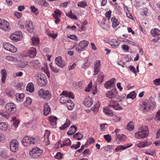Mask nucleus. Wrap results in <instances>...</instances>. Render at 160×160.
Here are the masks:
<instances>
[{
    "label": "nucleus",
    "mask_w": 160,
    "mask_h": 160,
    "mask_svg": "<svg viewBox=\"0 0 160 160\" xmlns=\"http://www.w3.org/2000/svg\"><path fill=\"white\" fill-rule=\"evenodd\" d=\"M148 127L145 126L138 129V131L135 133V137L138 139H142L146 138L148 135Z\"/></svg>",
    "instance_id": "f257e3e1"
},
{
    "label": "nucleus",
    "mask_w": 160,
    "mask_h": 160,
    "mask_svg": "<svg viewBox=\"0 0 160 160\" xmlns=\"http://www.w3.org/2000/svg\"><path fill=\"white\" fill-rule=\"evenodd\" d=\"M43 153L42 150L36 147L32 148L29 150V154L33 158H37L39 157Z\"/></svg>",
    "instance_id": "f03ea898"
},
{
    "label": "nucleus",
    "mask_w": 160,
    "mask_h": 160,
    "mask_svg": "<svg viewBox=\"0 0 160 160\" xmlns=\"http://www.w3.org/2000/svg\"><path fill=\"white\" fill-rule=\"evenodd\" d=\"M37 138V137L33 138L28 136H26L23 138L22 142L24 146L28 147L31 144H32L33 145L35 144Z\"/></svg>",
    "instance_id": "7ed1b4c3"
},
{
    "label": "nucleus",
    "mask_w": 160,
    "mask_h": 160,
    "mask_svg": "<svg viewBox=\"0 0 160 160\" xmlns=\"http://www.w3.org/2000/svg\"><path fill=\"white\" fill-rule=\"evenodd\" d=\"M38 95L43 99L48 100L51 98L52 95L49 91L41 89L38 92Z\"/></svg>",
    "instance_id": "20e7f679"
},
{
    "label": "nucleus",
    "mask_w": 160,
    "mask_h": 160,
    "mask_svg": "<svg viewBox=\"0 0 160 160\" xmlns=\"http://www.w3.org/2000/svg\"><path fill=\"white\" fill-rule=\"evenodd\" d=\"M62 95L63 96L60 98V102L62 103H66V100L68 97H70L72 99L74 98V96L73 93L71 92H68L66 91H63L62 93L60 94V96Z\"/></svg>",
    "instance_id": "39448f33"
},
{
    "label": "nucleus",
    "mask_w": 160,
    "mask_h": 160,
    "mask_svg": "<svg viewBox=\"0 0 160 160\" xmlns=\"http://www.w3.org/2000/svg\"><path fill=\"white\" fill-rule=\"evenodd\" d=\"M36 78L37 80L38 84L39 86H43L46 85L47 80L46 77L44 74H42V75H38Z\"/></svg>",
    "instance_id": "423d86ee"
},
{
    "label": "nucleus",
    "mask_w": 160,
    "mask_h": 160,
    "mask_svg": "<svg viewBox=\"0 0 160 160\" xmlns=\"http://www.w3.org/2000/svg\"><path fill=\"white\" fill-rule=\"evenodd\" d=\"M0 29L5 31H9L11 28L9 23L5 20L0 19Z\"/></svg>",
    "instance_id": "0eeeda50"
},
{
    "label": "nucleus",
    "mask_w": 160,
    "mask_h": 160,
    "mask_svg": "<svg viewBox=\"0 0 160 160\" xmlns=\"http://www.w3.org/2000/svg\"><path fill=\"white\" fill-rule=\"evenodd\" d=\"M5 108L8 112L13 113L16 111V105L13 103L9 102L7 103Z\"/></svg>",
    "instance_id": "6e6552de"
},
{
    "label": "nucleus",
    "mask_w": 160,
    "mask_h": 160,
    "mask_svg": "<svg viewBox=\"0 0 160 160\" xmlns=\"http://www.w3.org/2000/svg\"><path fill=\"white\" fill-rule=\"evenodd\" d=\"M3 47L5 50L9 51L11 52L14 53L17 51V48L15 47L9 43H4Z\"/></svg>",
    "instance_id": "1a4fd4ad"
},
{
    "label": "nucleus",
    "mask_w": 160,
    "mask_h": 160,
    "mask_svg": "<svg viewBox=\"0 0 160 160\" xmlns=\"http://www.w3.org/2000/svg\"><path fill=\"white\" fill-rule=\"evenodd\" d=\"M18 142L16 139H14L10 143V149L13 152H16L18 150Z\"/></svg>",
    "instance_id": "9d476101"
},
{
    "label": "nucleus",
    "mask_w": 160,
    "mask_h": 160,
    "mask_svg": "<svg viewBox=\"0 0 160 160\" xmlns=\"http://www.w3.org/2000/svg\"><path fill=\"white\" fill-rule=\"evenodd\" d=\"M140 109L143 112L148 111L150 109V107L144 102H142L140 104Z\"/></svg>",
    "instance_id": "9b49d317"
},
{
    "label": "nucleus",
    "mask_w": 160,
    "mask_h": 160,
    "mask_svg": "<svg viewBox=\"0 0 160 160\" xmlns=\"http://www.w3.org/2000/svg\"><path fill=\"white\" fill-rule=\"evenodd\" d=\"M55 62L56 64L60 67L63 68L65 66V62L63 60H62L61 56L56 58Z\"/></svg>",
    "instance_id": "f8f14e48"
},
{
    "label": "nucleus",
    "mask_w": 160,
    "mask_h": 160,
    "mask_svg": "<svg viewBox=\"0 0 160 160\" xmlns=\"http://www.w3.org/2000/svg\"><path fill=\"white\" fill-rule=\"evenodd\" d=\"M115 81V79L113 78L110 81H108L104 84V86L105 88L108 89L113 88L115 86L114 82Z\"/></svg>",
    "instance_id": "ddd939ff"
},
{
    "label": "nucleus",
    "mask_w": 160,
    "mask_h": 160,
    "mask_svg": "<svg viewBox=\"0 0 160 160\" xmlns=\"http://www.w3.org/2000/svg\"><path fill=\"white\" fill-rule=\"evenodd\" d=\"M100 62L99 60H96L94 63V75H97L100 69Z\"/></svg>",
    "instance_id": "4468645a"
},
{
    "label": "nucleus",
    "mask_w": 160,
    "mask_h": 160,
    "mask_svg": "<svg viewBox=\"0 0 160 160\" xmlns=\"http://www.w3.org/2000/svg\"><path fill=\"white\" fill-rule=\"evenodd\" d=\"M22 35V33L20 32H19L18 34L16 33L15 34H12L10 35V38L11 39L15 41H18L19 40V39L17 37L18 35L19 36H20Z\"/></svg>",
    "instance_id": "2eb2a0df"
},
{
    "label": "nucleus",
    "mask_w": 160,
    "mask_h": 160,
    "mask_svg": "<svg viewBox=\"0 0 160 160\" xmlns=\"http://www.w3.org/2000/svg\"><path fill=\"white\" fill-rule=\"evenodd\" d=\"M50 108L47 103L44 104L43 110V114L45 116L47 115L50 111Z\"/></svg>",
    "instance_id": "dca6fc26"
},
{
    "label": "nucleus",
    "mask_w": 160,
    "mask_h": 160,
    "mask_svg": "<svg viewBox=\"0 0 160 160\" xmlns=\"http://www.w3.org/2000/svg\"><path fill=\"white\" fill-rule=\"evenodd\" d=\"M116 137L115 138V139L116 142L118 143H119L121 141H122L124 139V137L125 136L123 134H117L116 135Z\"/></svg>",
    "instance_id": "f3484780"
},
{
    "label": "nucleus",
    "mask_w": 160,
    "mask_h": 160,
    "mask_svg": "<svg viewBox=\"0 0 160 160\" xmlns=\"http://www.w3.org/2000/svg\"><path fill=\"white\" fill-rule=\"evenodd\" d=\"M36 50L35 48H32L29 50L28 56L31 58L34 57L36 55Z\"/></svg>",
    "instance_id": "a211bd4d"
},
{
    "label": "nucleus",
    "mask_w": 160,
    "mask_h": 160,
    "mask_svg": "<svg viewBox=\"0 0 160 160\" xmlns=\"http://www.w3.org/2000/svg\"><path fill=\"white\" fill-rule=\"evenodd\" d=\"M115 102L114 101H112L110 104L108 105L109 107L112 108L115 110L122 109V108L119 106L118 103H116L115 104H112V103H113Z\"/></svg>",
    "instance_id": "6ab92c4d"
},
{
    "label": "nucleus",
    "mask_w": 160,
    "mask_h": 160,
    "mask_svg": "<svg viewBox=\"0 0 160 160\" xmlns=\"http://www.w3.org/2000/svg\"><path fill=\"white\" fill-rule=\"evenodd\" d=\"M77 127L74 125L72 126L69 128V130L67 134L70 135L73 134L77 131Z\"/></svg>",
    "instance_id": "aec40b11"
},
{
    "label": "nucleus",
    "mask_w": 160,
    "mask_h": 160,
    "mask_svg": "<svg viewBox=\"0 0 160 160\" xmlns=\"http://www.w3.org/2000/svg\"><path fill=\"white\" fill-rule=\"evenodd\" d=\"M83 104L87 107L88 108L92 104L93 101L91 98H88L85 100Z\"/></svg>",
    "instance_id": "412c9836"
},
{
    "label": "nucleus",
    "mask_w": 160,
    "mask_h": 160,
    "mask_svg": "<svg viewBox=\"0 0 160 160\" xmlns=\"http://www.w3.org/2000/svg\"><path fill=\"white\" fill-rule=\"evenodd\" d=\"M26 27L27 30L30 32H32L33 31L34 28L33 27L32 21H29L28 23L27 24Z\"/></svg>",
    "instance_id": "4be33fe9"
},
{
    "label": "nucleus",
    "mask_w": 160,
    "mask_h": 160,
    "mask_svg": "<svg viewBox=\"0 0 160 160\" xmlns=\"http://www.w3.org/2000/svg\"><path fill=\"white\" fill-rule=\"evenodd\" d=\"M116 93L112 91H108L106 93V96L110 99L114 98L116 97Z\"/></svg>",
    "instance_id": "5701e85b"
},
{
    "label": "nucleus",
    "mask_w": 160,
    "mask_h": 160,
    "mask_svg": "<svg viewBox=\"0 0 160 160\" xmlns=\"http://www.w3.org/2000/svg\"><path fill=\"white\" fill-rule=\"evenodd\" d=\"M88 42L86 40H82L81 41L79 44V47L80 48H86L88 44Z\"/></svg>",
    "instance_id": "b1692460"
},
{
    "label": "nucleus",
    "mask_w": 160,
    "mask_h": 160,
    "mask_svg": "<svg viewBox=\"0 0 160 160\" xmlns=\"http://www.w3.org/2000/svg\"><path fill=\"white\" fill-rule=\"evenodd\" d=\"M16 98L17 101L18 102H21L24 97V94L23 93H16Z\"/></svg>",
    "instance_id": "393cba45"
},
{
    "label": "nucleus",
    "mask_w": 160,
    "mask_h": 160,
    "mask_svg": "<svg viewBox=\"0 0 160 160\" xmlns=\"http://www.w3.org/2000/svg\"><path fill=\"white\" fill-rule=\"evenodd\" d=\"M26 90L30 92H32L34 91V88L33 84L32 82L29 83L27 85Z\"/></svg>",
    "instance_id": "a878e982"
},
{
    "label": "nucleus",
    "mask_w": 160,
    "mask_h": 160,
    "mask_svg": "<svg viewBox=\"0 0 160 160\" xmlns=\"http://www.w3.org/2000/svg\"><path fill=\"white\" fill-rule=\"evenodd\" d=\"M111 20L112 22V26L113 27L115 28L116 27L119 23V22L118 19L115 17L112 18Z\"/></svg>",
    "instance_id": "bb28decb"
},
{
    "label": "nucleus",
    "mask_w": 160,
    "mask_h": 160,
    "mask_svg": "<svg viewBox=\"0 0 160 160\" xmlns=\"http://www.w3.org/2000/svg\"><path fill=\"white\" fill-rule=\"evenodd\" d=\"M151 33L152 36L155 37L157 36H158L159 35L160 31L158 29L155 28L154 30L152 29L151 31Z\"/></svg>",
    "instance_id": "cd10ccee"
},
{
    "label": "nucleus",
    "mask_w": 160,
    "mask_h": 160,
    "mask_svg": "<svg viewBox=\"0 0 160 160\" xmlns=\"http://www.w3.org/2000/svg\"><path fill=\"white\" fill-rule=\"evenodd\" d=\"M103 112L107 116H112L113 115L112 112L110 109L109 108H104L103 110Z\"/></svg>",
    "instance_id": "c85d7f7f"
},
{
    "label": "nucleus",
    "mask_w": 160,
    "mask_h": 160,
    "mask_svg": "<svg viewBox=\"0 0 160 160\" xmlns=\"http://www.w3.org/2000/svg\"><path fill=\"white\" fill-rule=\"evenodd\" d=\"M8 126L7 124L4 122H0V129L3 131H5L8 129Z\"/></svg>",
    "instance_id": "c756f323"
},
{
    "label": "nucleus",
    "mask_w": 160,
    "mask_h": 160,
    "mask_svg": "<svg viewBox=\"0 0 160 160\" xmlns=\"http://www.w3.org/2000/svg\"><path fill=\"white\" fill-rule=\"evenodd\" d=\"M32 43L34 46H37L39 44V40L38 37H33L32 38Z\"/></svg>",
    "instance_id": "7c9ffc66"
},
{
    "label": "nucleus",
    "mask_w": 160,
    "mask_h": 160,
    "mask_svg": "<svg viewBox=\"0 0 160 160\" xmlns=\"http://www.w3.org/2000/svg\"><path fill=\"white\" fill-rule=\"evenodd\" d=\"M70 124V122L69 120L67 119V121L66 123L62 125L60 127V129L62 130H64L66 129L67 127H68Z\"/></svg>",
    "instance_id": "2f4dec72"
},
{
    "label": "nucleus",
    "mask_w": 160,
    "mask_h": 160,
    "mask_svg": "<svg viewBox=\"0 0 160 160\" xmlns=\"http://www.w3.org/2000/svg\"><path fill=\"white\" fill-rule=\"evenodd\" d=\"M95 104L94 106V108L93 111L94 112H97L98 111L100 105L99 102L98 101H96L95 102Z\"/></svg>",
    "instance_id": "473e14b6"
},
{
    "label": "nucleus",
    "mask_w": 160,
    "mask_h": 160,
    "mask_svg": "<svg viewBox=\"0 0 160 160\" xmlns=\"http://www.w3.org/2000/svg\"><path fill=\"white\" fill-rule=\"evenodd\" d=\"M136 94L135 92L133 91L127 95V98H130L132 99H133L136 98Z\"/></svg>",
    "instance_id": "72a5a7b5"
},
{
    "label": "nucleus",
    "mask_w": 160,
    "mask_h": 160,
    "mask_svg": "<svg viewBox=\"0 0 160 160\" xmlns=\"http://www.w3.org/2000/svg\"><path fill=\"white\" fill-rule=\"evenodd\" d=\"M50 66L52 71L54 72L57 73L59 71V70L57 68V67H56L55 65L54 64H53L51 63L50 65Z\"/></svg>",
    "instance_id": "f704fd0d"
},
{
    "label": "nucleus",
    "mask_w": 160,
    "mask_h": 160,
    "mask_svg": "<svg viewBox=\"0 0 160 160\" xmlns=\"http://www.w3.org/2000/svg\"><path fill=\"white\" fill-rule=\"evenodd\" d=\"M83 137V135L82 134L78 132L75 133L73 136V138H76V139L77 140H80Z\"/></svg>",
    "instance_id": "c9c22d12"
},
{
    "label": "nucleus",
    "mask_w": 160,
    "mask_h": 160,
    "mask_svg": "<svg viewBox=\"0 0 160 160\" xmlns=\"http://www.w3.org/2000/svg\"><path fill=\"white\" fill-rule=\"evenodd\" d=\"M5 92L7 95L11 97L12 98L14 96L15 93L12 90H11L10 91L6 90L5 91Z\"/></svg>",
    "instance_id": "e433bc0d"
},
{
    "label": "nucleus",
    "mask_w": 160,
    "mask_h": 160,
    "mask_svg": "<svg viewBox=\"0 0 160 160\" xmlns=\"http://www.w3.org/2000/svg\"><path fill=\"white\" fill-rule=\"evenodd\" d=\"M66 15L68 17L72 19H76L77 18L76 16L72 14L71 10L70 11V12L69 13H66Z\"/></svg>",
    "instance_id": "4c0bfd02"
},
{
    "label": "nucleus",
    "mask_w": 160,
    "mask_h": 160,
    "mask_svg": "<svg viewBox=\"0 0 160 160\" xmlns=\"http://www.w3.org/2000/svg\"><path fill=\"white\" fill-rule=\"evenodd\" d=\"M88 58L85 59L84 61V63L83 64L82 67L84 69L87 68L90 65V63L88 62Z\"/></svg>",
    "instance_id": "58836bf2"
},
{
    "label": "nucleus",
    "mask_w": 160,
    "mask_h": 160,
    "mask_svg": "<svg viewBox=\"0 0 160 160\" xmlns=\"http://www.w3.org/2000/svg\"><path fill=\"white\" fill-rule=\"evenodd\" d=\"M129 147V146H128L127 147H124L122 146H118L115 149L116 152H119L121 151V150H124L128 148Z\"/></svg>",
    "instance_id": "ea45409f"
},
{
    "label": "nucleus",
    "mask_w": 160,
    "mask_h": 160,
    "mask_svg": "<svg viewBox=\"0 0 160 160\" xmlns=\"http://www.w3.org/2000/svg\"><path fill=\"white\" fill-rule=\"evenodd\" d=\"M112 40L113 41H111V42H112V43L111 44V45L116 47H117L118 46L119 44V41L116 39H112Z\"/></svg>",
    "instance_id": "a19ab883"
},
{
    "label": "nucleus",
    "mask_w": 160,
    "mask_h": 160,
    "mask_svg": "<svg viewBox=\"0 0 160 160\" xmlns=\"http://www.w3.org/2000/svg\"><path fill=\"white\" fill-rule=\"evenodd\" d=\"M134 126L131 122L128 123L127 125V129L129 131H132L134 129Z\"/></svg>",
    "instance_id": "79ce46f5"
},
{
    "label": "nucleus",
    "mask_w": 160,
    "mask_h": 160,
    "mask_svg": "<svg viewBox=\"0 0 160 160\" xmlns=\"http://www.w3.org/2000/svg\"><path fill=\"white\" fill-rule=\"evenodd\" d=\"M62 142H64L66 146H69L71 144V141L68 138H67L65 140H63L62 141Z\"/></svg>",
    "instance_id": "37998d69"
},
{
    "label": "nucleus",
    "mask_w": 160,
    "mask_h": 160,
    "mask_svg": "<svg viewBox=\"0 0 160 160\" xmlns=\"http://www.w3.org/2000/svg\"><path fill=\"white\" fill-rule=\"evenodd\" d=\"M104 77V75L102 74H99L98 75L97 80L98 82H100V83L103 81Z\"/></svg>",
    "instance_id": "c03bdc74"
},
{
    "label": "nucleus",
    "mask_w": 160,
    "mask_h": 160,
    "mask_svg": "<svg viewBox=\"0 0 160 160\" xmlns=\"http://www.w3.org/2000/svg\"><path fill=\"white\" fill-rule=\"evenodd\" d=\"M32 102V99L30 97H27L26 98L25 102H24V103L25 105L26 104L27 105H30Z\"/></svg>",
    "instance_id": "a18cd8bd"
},
{
    "label": "nucleus",
    "mask_w": 160,
    "mask_h": 160,
    "mask_svg": "<svg viewBox=\"0 0 160 160\" xmlns=\"http://www.w3.org/2000/svg\"><path fill=\"white\" fill-rule=\"evenodd\" d=\"M87 5V3L84 1L80 2L78 4V6L81 7H84Z\"/></svg>",
    "instance_id": "49530a36"
},
{
    "label": "nucleus",
    "mask_w": 160,
    "mask_h": 160,
    "mask_svg": "<svg viewBox=\"0 0 160 160\" xmlns=\"http://www.w3.org/2000/svg\"><path fill=\"white\" fill-rule=\"evenodd\" d=\"M5 58L8 60L11 61H15L16 58L13 57L8 56L6 57Z\"/></svg>",
    "instance_id": "de8ad7c7"
},
{
    "label": "nucleus",
    "mask_w": 160,
    "mask_h": 160,
    "mask_svg": "<svg viewBox=\"0 0 160 160\" xmlns=\"http://www.w3.org/2000/svg\"><path fill=\"white\" fill-rule=\"evenodd\" d=\"M0 156L3 158H6L8 157L7 152L5 151H1L0 152Z\"/></svg>",
    "instance_id": "09e8293b"
},
{
    "label": "nucleus",
    "mask_w": 160,
    "mask_h": 160,
    "mask_svg": "<svg viewBox=\"0 0 160 160\" xmlns=\"http://www.w3.org/2000/svg\"><path fill=\"white\" fill-rule=\"evenodd\" d=\"M67 105L68 106V108L69 110H72L74 106V104L72 102H70L68 104H67Z\"/></svg>",
    "instance_id": "8fccbe9b"
},
{
    "label": "nucleus",
    "mask_w": 160,
    "mask_h": 160,
    "mask_svg": "<svg viewBox=\"0 0 160 160\" xmlns=\"http://www.w3.org/2000/svg\"><path fill=\"white\" fill-rule=\"evenodd\" d=\"M67 37L68 38L71 39L78 41V38L75 35H68Z\"/></svg>",
    "instance_id": "3c124183"
},
{
    "label": "nucleus",
    "mask_w": 160,
    "mask_h": 160,
    "mask_svg": "<svg viewBox=\"0 0 160 160\" xmlns=\"http://www.w3.org/2000/svg\"><path fill=\"white\" fill-rule=\"evenodd\" d=\"M103 137L108 142H109L111 141V136L109 134L104 135Z\"/></svg>",
    "instance_id": "603ef678"
},
{
    "label": "nucleus",
    "mask_w": 160,
    "mask_h": 160,
    "mask_svg": "<svg viewBox=\"0 0 160 160\" xmlns=\"http://www.w3.org/2000/svg\"><path fill=\"white\" fill-rule=\"evenodd\" d=\"M92 88V83L90 82L88 84V87L85 89V91L86 92H89Z\"/></svg>",
    "instance_id": "864d4df0"
},
{
    "label": "nucleus",
    "mask_w": 160,
    "mask_h": 160,
    "mask_svg": "<svg viewBox=\"0 0 160 160\" xmlns=\"http://www.w3.org/2000/svg\"><path fill=\"white\" fill-rule=\"evenodd\" d=\"M153 83L156 85H160V78H157L154 80L153 81Z\"/></svg>",
    "instance_id": "5fc2aeb1"
},
{
    "label": "nucleus",
    "mask_w": 160,
    "mask_h": 160,
    "mask_svg": "<svg viewBox=\"0 0 160 160\" xmlns=\"http://www.w3.org/2000/svg\"><path fill=\"white\" fill-rule=\"evenodd\" d=\"M129 69L134 74H136L137 72L136 69L133 66L130 65L129 66Z\"/></svg>",
    "instance_id": "6e6d98bb"
},
{
    "label": "nucleus",
    "mask_w": 160,
    "mask_h": 160,
    "mask_svg": "<svg viewBox=\"0 0 160 160\" xmlns=\"http://www.w3.org/2000/svg\"><path fill=\"white\" fill-rule=\"evenodd\" d=\"M155 118L157 120L160 121V110L157 112Z\"/></svg>",
    "instance_id": "4d7b16f0"
},
{
    "label": "nucleus",
    "mask_w": 160,
    "mask_h": 160,
    "mask_svg": "<svg viewBox=\"0 0 160 160\" xmlns=\"http://www.w3.org/2000/svg\"><path fill=\"white\" fill-rule=\"evenodd\" d=\"M54 157L58 159H60L62 157L61 153L60 152H58L57 154Z\"/></svg>",
    "instance_id": "13d9d810"
},
{
    "label": "nucleus",
    "mask_w": 160,
    "mask_h": 160,
    "mask_svg": "<svg viewBox=\"0 0 160 160\" xmlns=\"http://www.w3.org/2000/svg\"><path fill=\"white\" fill-rule=\"evenodd\" d=\"M14 15L18 18H19L21 17L22 16V13L20 12H14Z\"/></svg>",
    "instance_id": "bf43d9fd"
},
{
    "label": "nucleus",
    "mask_w": 160,
    "mask_h": 160,
    "mask_svg": "<svg viewBox=\"0 0 160 160\" xmlns=\"http://www.w3.org/2000/svg\"><path fill=\"white\" fill-rule=\"evenodd\" d=\"M53 120H51L50 122L51 124L52 125H55L56 124V117H54L53 118Z\"/></svg>",
    "instance_id": "052dcab7"
},
{
    "label": "nucleus",
    "mask_w": 160,
    "mask_h": 160,
    "mask_svg": "<svg viewBox=\"0 0 160 160\" xmlns=\"http://www.w3.org/2000/svg\"><path fill=\"white\" fill-rule=\"evenodd\" d=\"M31 10L33 13L36 12L38 10V9L36 8L34 6H31L30 7Z\"/></svg>",
    "instance_id": "680f3d73"
},
{
    "label": "nucleus",
    "mask_w": 160,
    "mask_h": 160,
    "mask_svg": "<svg viewBox=\"0 0 160 160\" xmlns=\"http://www.w3.org/2000/svg\"><path fill=\"white\" fill-rule=\"evenodd\" d=\"M111 11H109L107 12L106 13H105V16H106L108 18V19L109 20L110 19V18L111 17Z\"/></svg>",
    "instance_id": "e2e57ef3"
},
{
    "label": "nucleus",
    "mask_w": 160,
    "mask_h": 160,
    "mask_svg": "<svg viewBox=\"0 0 160 160\" xmlns=\"http://www.w3.org/2000/svg\"><path fill=\"white\" fill-rule=\"evenodd\" d=\"M1 74H2V77H6L7 73L6 70L4 69H2L1 71Z\"/></svg>",
    "instance_id": "0e129e2a"
},
{
    "label": "nucleus",
    "mask_w": 160,
    "mask_h": 160,
    "mask_svg": "<svg viewBox=\"0 0 160 160\" xmlns=\"http://www.w3.org/2000/svg\"><path fill=\"white\" fill-rule=\"evenodd\" d=\"M137 146V147H139L140 148H144V145L143 142H141L139 143H138Z\"/></svg>",
    "instance_id": "69168bd1"
},
{
    "label": "nucleus",
    "mask_w": 160,
    "mask_h": 160,
    "mask_svg": "<svg viewBox=\"0 0 160 160\" xmlns=\"http://www.w3.org/2000/svg\"><path fill=\"white\" fill-rule=\"evenodd\" d=\"M28 62L27 61L24 62L22 64H20L19 65V67L21 68H23L25 67L27 65Z\"/></svg>",
    "instance_id": "338daca9"
},
{
    "label": "nucleus",
    "mask_w": 160,
    "mask_h": 160,
    "mask_svg": "<svg viewBox=\"0 0 160 160\" xmlns=\"http://www.w3.org/2000/svg\"><path fill=\"white\" fill-rule=\"evenodd\" d=\"M19 122L18 120L15 121L13 122V125L14 126L15 128H16L18 127V125L19 123Z\"/></svg>",
    "instance_id": "774afa93"
}]
</instances>
